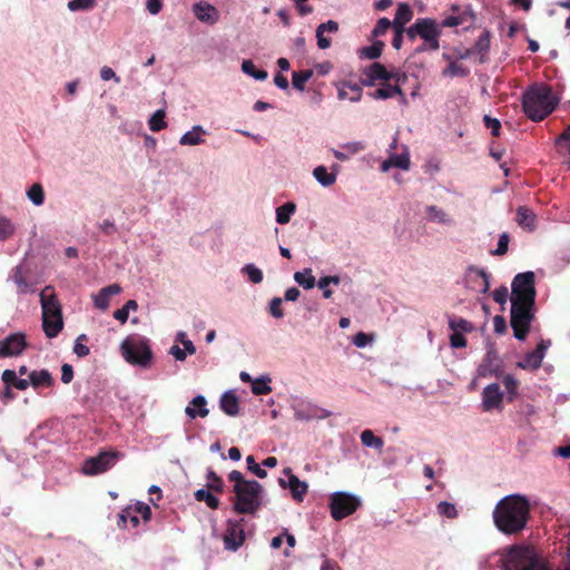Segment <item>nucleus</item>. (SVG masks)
I'll use <instances>...</instances> for the list:
<instances>
[{
    "label": "nucleus",
    "mask_w": 570,
    "mask_h": 570,
    "mask_svg": "<svg viewBox=\"0 0 570 570\" xmlns=\"http://www.w3.org/2000/svg\"><path fill=\"white\" fill-rule=\"evenodd\" d=\"M40 303L42 308V316H62L61 305L56 298V294L52 287L47 286L41 291Z\"/></svg>",
    "instance_id": "nucleus-17"
},
{
    "label": "nucleus",
    "mask_w": 570,
    "mask_h": 570,
    "mask_svg": "<svg viewBox=\"0 0 570 570\" xmlns=\"http://www.w3.org/2000/svg\"><path fill=\"white\" fill-rule=\"evenodd\" d=\"M140 524V518L135 513V509L125 508L119 514L118 525L125 529H136Z\"/></svg>",
    "instance_id": "nucleus-33"
},
{
    "label": "nucleus",
    "mask_w": 570,
    "mask_h": 570,
    "mask_svg": "<svg viewBox=\"0 0 570 570\" xmlns=\"http://www.w3.org/2000/svg\"><path fill=\"white\" fill-rule=\"evenodd\" d=\"M32 387H50L53 384V377L48 370L32 371L29 373Z\"/></svg>",
    "instance_id": "nucleus-30"
},
{
    "label": "nucleus",
    "mask_w": 570,
    "mask_h": 570,
    "mask_svg": "<svg viewBox=\"0 0 570 570\" xmlns=\"http://www.w3.org/2000/svg\"><path fill=\"white\" fill-rule=\"evenodd\" d=\"M296 212V205L293 202H287L284 205L276 208V223L279 225H285L289 223L292 216Z\"/></svg>",
    "instance_id": "nucleus-36"
},
{
    "label": "nucleus",
    "mask_w": 570,
    "mask_h": 570,
    "mask_svg": "<svg viewBox=\"0 0 570 570\" xmlns=\"http://www.w3.org/2000/svg\"><path fill=\"white\" fill-rule=\"evenodd\" d=\"M396 94H401V88L399 86H392L390 83H383L379 89L374 92L370 94L373 99H389Z\"/></svg>",
    "instance_id": "nucleus-42"
},
{
    "label": "nucleus",
    "mask_w": 570,
    "mask_h": 570,
    "mask_svg": "<svg viewBox=\"0 0 570 570\" xmlns=\"http://www.w3.org/2000/svg\"><path fill=\"white\" fill-rule=\"evenodd\" d=\"M492 296L498 304L504 306L509 299V291L505 286H501L494 289Z\"/></svg>",
    "instance_id": "nucleus-63"
},
{
    "label": "nucleus",
    "mask_w": 570,
    "mask_h": 570,
    "mask_svg": "<svg viewBox=\"0 0 570 570\" xmlns=\"http://www.w3.org/2000/svg\"><path fill=\"white\" fill-rule=\"evenodd\" d=\"M469 70L458 62H451L444 70L443 76L445 77H465Z\"/></svg>",
    "instance_id": "nucleus-52"
},
{
    "label": "nucleus",
    "mask_w": 570,
    "mask_h": 570,
    "mask_svg": "<svg viewBox=\"0 0 570 570\" xmlns=\"http://www.w3.org/2000/svg\"><path fill=\"white\" fill-rule=\"evenodd\" d=\"M337 97L340 100H350L351 102H357L362 98V89L356 83L345 82L338 88Z\"/></svg>",
    "instance_id": "nucleus-29"
},
{
    "label": "nucleus",
    "mask_w": 570,
    "mask_h": 570,
    "mask_svg": "<svg viewBox=\"0 0 570 570\" xmlns=\"http://www.w3.org/2000/svg\"><path fill=\"white\" fill-rule=\"evenodd\" d=\"M195 498L198 501L205 502L212 509H216L219 504V500L213 493L205 489L197 490L195 492Z\"/></svg>",
    "instance_id": "nucleus-49"
},
{
    "label": "nucleus",
    "mask_w": 570,
    "mask_h": 570,
    "mask_svg": "<svg viewBox=\"0 0 570 570\" xmlns=\"http://www.w3.org/2000/svg\"><path fill=\"white\" fill-rule=\"evenodd\" d=\"M228 480L234 483L233 491H236L237 488H242L252 481V480H246L244 478V475L242 474V472L236 471V470L232 471L228 474Z\"/></svg>",
    "instance_id": "nucleus-60"
},
{
    "label": "nucleus",
    "mask_w": 570,
    "mask_h": 570,
    "mask_svg": "<svg viewBox=\"0 0 570 570\" xmlns=\"http://www.w3.org/2000/svg\"><path fill=\"white\" fill-rule=\"evenodd\" d=\"M387 158L381 164V171L387 173L392 168L407 171L411 167L410 149L406 145H401L400 153H390Z\"/></svg>",
    "instance_id": "nucleus-13"
},
{
    "label": "nucleus",
    "mask_w": 570,
    "mask_h": 570,
    "mask_svg": "<svg viewBox=\"0 0 570 570\" xmlns=\"http://www.w3.org/2000/svg\"><path fill=\"white\" fill-rule=\"evenodd\" d=\"M413 11L407 3L401 2L397 4L395 17L392 21L393 29H404L406 23L411 21Z\"/></svg>",
    "instance_id": "nucleus-28"
},
{
    "label": "nucleus",
    "mask_w": 570,
    "mask_h": 570,
    "mask_svg": "<svg viewBox=\"0 0 570 570\" xmlns=\"http://www.w3.org/2000/svg\"><path fill=\"white\" fill-rule=\"evenodd\" d=\"M26 347V335L21 332L12 333L0 341V357L18 356Z\"/></svg>",
    "instance_id": "nucleus-12"
},
{
    "label": "nucleus",
    "mask_w": 570,
    "mask_h": 570,
    "mask_svg": "<svg viewBox=\"0 0 570 570\" xmlns=\"http://www.w3.org/2000/svg\"><path fill=\"white\" fill-rule=\"evenodd\" d=\"M511 326L513 335L524 341L534 317V273L524 272L514 276L511 284Z\"/></svg>",
    "instance_id": "nucleus-1"
},
{
    "label": "nucleus",
    "mask_w": 570,
    "mask_h": 570,
    "mask_svg": "<svg viewBox=\"0 0 570 570\" xmlns=\"http://www.w3.org/2000/svg\"><path fill=\"white\" fill-rule=\"evenodd\" d=\"M282 304H283V299L281 297H274L271 299L269 304H268V313L274 317V318H283L284 317V312L282 309Z\"/></svg>",
    "instance_id": "nucleus-56"
},
{
    "label": "nucleus",
    "mask_w": 570,
    "mask_h": 570,
    "mask_svg": "<svg viewBox=\"0 0 570 570\" xmlns=\"http://www.w3.org/2000/svg\"><path fill=\"white\" fill-rule=\"evenodd\" d=\"M295 283L304 289H312L316 285V278L311 268H304L294 273Z\"/></svg>",
    "instance_id": "nucleus-32"
},
{
    "label": "nucleus",
    "mask_w": 570,
    "mask_h": 570,
    "mask_svg": "<svg viewBox=\"0 0 570 570\" xmlns=\"http://www.w3.org/2000/svg\"><path fill=\"white\" fill-rule=\"evenodd\" d=\"M149 129L151 131H160L167 127L165 121V111L163 109L156 110L148 120Z\"/></svg>",
    "instance_id": "nucleus-47"
},
{
    "label": "nucleus",
    "mask_w": 570,
    "mask_h": 570,
    "mask_svg": "<svg viewBox=\"0 0 570 570\" xmlns=\"http://www.w3.org/2000/svg\"><path fill=\"white\" fill-rule=\"evenodd\" d=\"M449 326L454 333H470L474 330L472 323L462 317H451L449 320Z\"/></svg>",
    "instance_id": "nucleus-45"
},
{
    "label": "nucleus",
    "mask_w": 570,
    "mask_h": 570,
    "mask_svg": "<svg viewBox=\"0 0 570 570\" xmlns=\"http://www.w3.org/2000/svg\"><path fill=\"white\" fill-rule=\"evenodd\" d=\"M425 214H426V218L430 222L436 223V224H440L443 226L450 227V226H453L455 223L453 217L448 212H445L443 208L435 206V205L428 206L425 208Z\"/></svg>",
    "instance_id": "nucleus-25"
},
{
    "label": "nucleus",
    "mask_w": 570,
    "mask_h": 570,
    "mask_svg": "<svg viewBox=\"0 0 570 570\" xmlns=\"http://www.w3.org/2000/svg\"><path fill=\"white\" fill-rule=\"evenodd\" d=\"M206 135L207 130L203 126L195 125L191 127L190 130L186 131L180 136L179 145L188 147L203 145L205 142Z\"/></svg>",
    "instance_id": "nucleus-22"
},
{
    "label": "nucleus",
    "mask_w": 570,
    "mask_h": 570,
    "mask_svg": "<svg viewBox=\"0 0 570 570\" xmlns=\"http://www.w3.org/2000/svg\"><path fill=\"white\" fill-rule=\"evenodd\" d=\"M242 71L255 80L264 81L268 75L265 70H257L253 60L246 59L242 62Z\"/></svg>",
    "instance_id": "nucleus-40"
},
{
    "label": "nucleus",
    "mask_w": 570,
    "mask_h": 570,
    "mask_svg": "<svg viewBox=\"0 0 570 570\" xmlns=\"http://www.w3.org/2000/svg\"><path fill=\"white\" fill-rule=\"evenodd\" d=\"M361 442L365 448L382 451L384 442L381 438L376 436L372 430H364L360 435Z\"/></svg>",
    "instance_id": "nucleus-37"
},
{
    "label": "nucleus",
    "mask_w": 570,
    "mask_h": 570,
    "mask_svg": "<svg viewBox=\"0 0 570 570\" xmlns=\"http://www.w3.org/2000/svg\"><path fill=\"white\" fill-rule=\"evenodd\" d=\"M419 21V37L424 41L416 51H436L440 48L441 27L431 18H421Z\"/></svg>",
    "instance_id": "nucleus-8"
},
{
    "label": "nucleus",
    "mask_w": 570,
    "mask_h": 570,
    "mask_svg": "<svg viewBox=\"0 0 570 570\" xmlns=\"http://www.w3.org/2000/svg\"><path fill=\"white\" fill-rule=\"evenodd\" d=\"M341 148L346 151L348 155V158L353 155L358 154L360 151L365 149V144L358 140L355 141H348L343 145H341Z\"/></svg>",
    "instance_id": "nucleus-58"
},
{
    "label": "nucleus",
    "mask_w": 570,
    "mask_h": 570,
    "mask_svg": "<svg viewBox=\"0 0 570 570\" xmlns=\"http://www.w3.org/2000/svg\"><path fill=\"white\" fill-rule=\"evenodd\" d=\"M558 153L563 157L564 161L570 166V125L564 132L556 140Z\"/></svg>",
    "instance_id": "nucleus-34"
},
{
    "label": "nucleus",
    "mask_w": 570,
    "mask_h": 570,
    "mask_svg": "<svg viewBox=\"0 0 570 570\" xmlns=\"http://www.w3.org/2000/svg\"><path fill=\"white\" fill-rule=\"evenodd\" d=\"M550 345L549 341H541L534 351L528 353L522 361L517 363V366L523 370H537L541 366L546 352Z\"/></svg>",
    "instance_id": "nucleus-19"
},
{
    "label": "nucleus",
    "mask_w": 570,
    "mask_h": 570,
    "mask_svg": "<svg viewBox=\"0 0 570 570\" xmlns=\"http://www.w3.org/2000/svg\"><path fill=\"white\" fill-rule=\"evenodd\" d=\"M242 274H244L247 279L253 284H259L264 279V275L261 268H258L255 264L248 263L245 264L242 269Z\"/></svg>",
    "instance_id": "nucleus-41"
},
{
    "label": "nucleus",
    "mask_w": 570,
    "mask_h": 570,
    "mask_svg": "<svg viewBox=\"0 0 570 570\" xmlns=\"http://www.w3.org/2000/svg\"><path fill=\"white\" fill-rule=\"evenodd\" d=\"M468 286L480 294H487L490 289V275L482 268L471 266L466 271Z\"/></svg>",
    "instance_id": "nucleus-15"
},
{
    "label": "nucleus",
    "mask_w": 570,
    "mask_h": 570,
    "mask_svg": "<svg viewBox=\"0 0 570 570\" xmlns=\"http://www.w3.org/2000/svg\"><path fill=\"white\" fill-rule=\"evenodd\" d=\"M119 348L128 364L141 368H148L151 365L154 353L147 337L129 335L120 343Z\"/></svg>",
    "instance_id": "nucleus-5"
},
{
    "label": "nucleus",
    "mask_w": 570,
    "mask_h": 570,
    "mask_svg": "<svg viewBox=\"0 0 570 570\" xmlns=\"http://www.w3.org/2000/svg\"><path fill=\"white\" fill-rule=\"evenodd\" d=\"M517 223L520 227L523 229H527L529 232H532L537 227V216L535 214L525 206H520L517 209Z\"/></svg>",
    "instance_id": "nucleus-26"
},
{
    "label": "nucleus",
    "mask_w": 570,
    "mask_h": 570,
    "mask_svg": "<svg viewBox=\"0 0 570 570\" xmlns=\"http://www.w3.org/2000/svg\"><path fill=\"white\" fill-rule=\"evenodd\" d=\"M393 28V23L390 19L387 18H381L376 26L374 27L373 31H372V35L374 37H380L382 35H384L389 28Z\"/></svg>",
    "instance_id": "nucleus-62"
},
{
    "label": "nucleus",
    "mask_w": 570,
    "mask_h": 570,
    "mask_svg": "<svg viewBox=\"0 0 570 570\" xmlns=\"http://www.w3.org/2000/svg\"><path fill=\"white\" fill-rule=\"evenodd\" d=\"M96 4V0H70L67 4L71 12L88 11Z\"/></svg>",
    "instance_id": "nucleus-51"
},
{
    "label": "nucleus",
    "mask_w": 570,
    "mask_h": 570,
    "mask_svg": "<svg viewBox=\"0 0 570 570\" xmlns=\"http://www.w3.org/2000/svg\"><path fill=\"white\" fill-rule=\"evenodd\" d=\"M117 453L102 452L97 456L87 459L81 468L86 475H96L109 470L116 462Z\"/></svg>",
    "instance_id": "nucleus-10"
},
{
    "label": "nucleus",
    "mask_w": 570,
    "mask_h": 570,
    "mask_svg": "<svg viewBox=\"0 0 570 570\" xmlns=\"http://www.w3.org/2000/svg\"><path fill=\"white\" fill-rule=\"evenodd\" d=\"M508 244H509V235L507 233H502L499 236L498 246L493 250L494 255H503L508 250Z\"/></svg>",
    "instance_id": "nucleus-64"
},
{
    "label": "nucleus",
    "mask_w": 570,
    "mask_h": 570,
    "mask_svg": "<svg viewBox=\"0 0 570 570\" xmlns=\"http://www.w3.org/2000/svg\"><path fill=\"white\" fill-rule=\"evenodd\" d=\"M338 173L340 166L337 164H333L331 168H327L324 165H318L313 169L312 176L320 186L328 188L336 183Z\"/></svg>",
    "instance_id": "nucleus-20"
},
{
    "label": "nucleus",
    "mask_w": 570,
    "mask_h": 570,
    "mask_svg": "<svg viewBox=\"0 0 570 570\" xmlns=\"http://www.w3.org/2000/svg\"><path fill=\"white\" fill-rule=\"evenodd\" d=\"M471 49L475 56H479V61L484 62L485 55L490 49V33L488 31L482 32Z\"/></svg>",
    "instance_id": "nucleus-35"
},
{
    "label": "nucleus",
    "mask_w": 570,
    "mask_h": 570,
    "mask_svg": "<svg viewBox=\"0 0 570 570\" xmlns=\"http://www.w3.org/2000/svg\"><path fill=\"white\" fill-rule=\"evenodd\" d=\"M191 11L198 21L209 26L217 23L220 17L216 7L203 0L194 3Z\"/></svg>",
    "instance_id": "nucleus-16"
},
{
    "label": "nucleus",
    "mask_w": 570,
    "mask_h": 570,
    "mask_svg": "<svg viewBox=\"0 0 570 570\" xmlns=\"http://www.w3.org/2000/svg\"><path fill=\"white\" fill-rule=\"evenodd\" d=\"M292 409L294 412V417L297 421L302 422H308L313 420H324L328 416H331V412L318 407L317 405L304 401V400H296L292 403Z\"/></svg>",
    "instance_id": "nucleus-9"
},
{
    "label": "nucleus",
    "mask_w": 570,
    "mask_h": 570,
    "mask_svg": "<svg viewBox=\"0 0 570 570\" xmlns=\"http://www.w3.org/2000/svg\"><path fill=\"white\" fill-rule=\"evenodd\" d=\"M492 517L500 532L517 534L527 527L530 517L529 499L522 494H508L495 504Z\"/></svg>",
    "instance_id": "nucleus-2"
},
{
    "label": "nucleus",
    "mask_w": 570,
    "mask_h": 570,
    "mask_svg": "<svg viewBox=\"0 0 570 570\" xmlns=\"http://www.w3.org/2000/svg\"><path fill=\"white\" fill-rule=\"evenodd\" d=\"M312 76H313L312 69L294 71L292 73V83H293L294 88L299 91H304L305 83L312 78Z\"/></svg>",
    "instance_id": "nucleus-43"
},
{
    "label": "nucleus",
    "mask_w": 570,
    "mask_h": 570,
    "mask_svg": "<svg viewBox=\"0 0 570 570\" xmlns=\"http://www.w3.org/2000/svg\"><path fill=\"white\" fill-rule=\"evenodd\" d=\"M27 197L35 206L43 205L45 191L42 186L40 184L31 185V187L27 190Z\"/></svg>",
    "instance_id": "nucleus-46"
},
{
    "label": "nucleus",
    "mask_w": 570,
    "mask_h": 570,
    "mask_svg": "<svg viewBox=\"0 0 570 570\" xmlns=\"http://www.w3.org/2000/svg\"><path fill=\"white\" fill-rule=\"evenodd\" d=\"M220 409L229 416H236L239 412V401L233 391L225 392L219 400Z\"/></svg>",
    "instance_id": "nucleus-27"
},
{
    "label": "nucleus",
    "mask_w": 570,
    "mask_h": 570,
    "mask_svg": "<svg viewBox=\"0 0 570 570\" xmlns=\"http://www.w3.org/2000/svg\"><path fill=\"white\" fill-rule=\"evenodd\" d=\"M42 327L49 338L56 337L63 327L62 316H42Z\"/></svg>",
    "instance_id": "nucleus-31"
},
{
    "label": "nucleus",
    "mask_w": 570,
    "mask_h": 570,
    "mask_svg": "<svg viewBox=\"0 0 570 570\" xmlns=\"http://www.w3.org/2000/svg\"><path fill=\"white\" fill-rule=\"evenodd\" d=\"M361 505V499L350 492L337 491L331 495L330 509L332 518L342 520L354 513Z\"/></svg>",
    "instance_id": "nucleus-7"
},
{
    "label": "nucleus",
    "mask_w": 570,
    "mask_h": 570,
    "mask_svg": "<svg viewBox=\"0 0 570 570\" xmlns=\"http://www.w3.org/2000/svg\"><path fill=\"white\" fill-rule=\"evenodd\" d=\"M436 511L440 515L448 518V519H454L458 517V510L455 505L448 501H441L436 505Z\"/></svg>",
    "instance_id": "nucleus-50"
},
{
    "label": "nucleus",
    "mask_w": 570,
    "mask_h": 570,
    "mask_svg": "<svg viewBox=\"0 0 570 570\" xmlns=\"http://www.w3.org/2000/svg\"><path fill=\"white\" fill-rule=\"evenodd\" d=\"M13 223L4 217H0V240L9 238L14 233Z\"/></svg>",
    "instance_id": "nucleus-57"
},
{
    "label": "nucleus",
    "mask_w": 570,
    "mask_h": 570,
    "mask_svg": "<svg viewBox=\"0 0 570 570\" xmlns=\"http://www.w3.org/2000/svg\"><path fill=\"white\" fill-rule=\"evenodd\" d=\"M341 283V277L337 275L333 276H323L317 282L316 285L323 293V297L328 299L333 295V291L331 289V285H338Z\"/></svg>",
    "instance_id": "nucleus-38"
},
{
    "label": "nucleus",
    "mask_w": 570,
    "mask_h": 570,
    "mask_svg": "<svg viewBox=\"0 0 570 570\" xmlns=\"http://www.w3.org/2000/svg\"><path fill=\"white\" fill-rule=\"evenodd\" d=\"M559 101L560 97L550 86L539 82L523 92L522 107L532 121H540L556 109Z\"/></svg>",
    "instance_id": "nucleus-3"
},
{
    "label": "nucleus",
    "mask_w": 570,
    "mask_h": 570,
    "mask_svg": "<svg viewBox=\"0 0 570 570\" xmlns=\"http://www.w3.org/2000/svg\"><path fill=\"white\" fill-rule=\"evenodd\" d=\"M503 374V371L501 368L500 364L494 365H481L479 368V375L483 377H501Z\"/></svg>",
    "instance_id": "nucleus-53"
},
{
    "label": "nucleus",
    "mask_w": 570,
    "mask_h": 570,
    "mask_svg": "<svg viewBox=\"0 0 570 570\" xmlns=\"http://www.w3.org/2000/svg\"><path fill=\"white\" fill-rule=\"evenodd\" d=\"M245 540V532L243 524L238 521H229L226 533L224 535L225 548L230 551H236Z\"/></svg>",
    "instance_id": "nucleus-18"
},
{
    "label": "nucleus",
    "mask_w": 570,
    "mask_h": 570,
    "mask_svg": "<svg viewBox=\"0 0 570 570\" xmlns=\"http://www.w3.org/2000/svg\"><path fill=\"white\" fill-rule=\"evenodd\" d=\"M284 476L278 479V484L282 489H288L294 500L302 502L308 485L306 482L301 481L293 472L291 468H286L283 471Z\"/></svg>",
    "instance_id": "nucleus-11"
},
{
    "label": "nucleus",
    "mask_w": 570,
    "mask_h": 570,
    "mask_svg": "<svg viewBox=\"0 0 570 570\" xmlns=\"http://www.w3.org/2000/svg\"><path fill=\"white\" fill-rule=\"evenodd\" d=\"M121 292V287L118 284H111L101 288L97 294L92 295L95 307L100 311H106L109 307V299L112 295H117Z\"/></svg>",
    "instance_id": "nucleus-23"
},
{
    "label": "nucleus",
    "mask_w": 570,
    "mask_h": 570,
    "mask_svg": "<svg viewBox=\"0 0 570 570\" xmlns=\"http://www.w3.org/2000/svg\"><path fill=\"white\" fill-rule=\"evenodd\" d=\"M12 281L18 285L21 293L28 292V284L22 275V266H17L13 271Z\"/></svg>",
    "instance_id": "nucleus-59"
},
{
    "label": "nucleus",
    "mask_w": 570,
    "mask_h": 570,
    "mask_svg": "<svg viewBox=\"0 0 570 570\" xmlns=\"http://www.w3.org/2000/svg\"><path fill=\"white\" fill-rule=\"evenodd\" d=\"M481 396V405L484 412L502 410L504 393L501 391L498 383H491L484 386Z\"/></svg>",
    "instance_id": "nucleus-14"
},
{
    "label": "nucleus",
    "mask_w": 570,
    "mask_h": 570,
    "mask_svg": "<svg viewBox=\"0 0 570 570\" xmlns=\"http://www.w3.org/2000/svg\"><path fill=\"white\" fill-rule=\"evenodd\" d=\"M271 377L267 375L255 379L252 384V392L255 395H266L272 392Z\"/></svg>",
    "instance_id": "nucleus-44"
},
{
    "label": "nucleus",
    "mask_w": 570,
    "mask_h": 570,
    "mask_svg": "<svg viewBox=\"0 0 570 570\" xmlns=\"http://www.w3.org/2000/svg\"><path fill=\"white\" fill-rule=\"evenodd\" d=\"M129 509H135V513L144 520V522H148L151 517L150 507L145 504L144 502H136L132 505H128Z\"/></svg>",
    "instance_id": "nucleus-55"
},
{
    "label": "nucleus",
    "mask_w": 570,
    "mask_h": 570,
    "mask_svg": "<svg viewBox=\"0 0 570 570\" xmlns=\"http://www.w3.org/2000/svg\"><path fill=\"white\" fill-rule=\"evenodd\" d=\"M246 465L247 469L254 473L259 479H265L267 476V472L265 469H263V465L256 463L253 455H248L246 458Z\"/></svg>",
    "instance_id": "nucleus-54"
},
{
    "label": "nucleus",
    "mask_w": 570,
    "mask_h": 570,
    "mask_svg": "<svg viewBox=\"0 0 570 570\" xmlns=\"http://www.w3.org/2000/svg\"><path fill=\"white\" fill-rule=\"evenodd\" d=\"M502 383L505 387V391H507V400L509 402H512L517 395H518V390H519V381L517 380V377L512 374H507L504 376H502Z\"/></svg>",
    "instance_id": "nucleus-39"
},
{
    "label": "nucleus",
    "mask_w": 570,
    "mask_h": 570,
    "mask_svg": "<svg viewBox=\"0 0 570 570\" xmlns=\"http://www.w3.org/2000/svg\"><path fill=\"white\" fill-rule=\"evenodd\" d=\"M501 570H547V564L534 549L513 546L500 557Z\"/></svg>",
    "instance_id": "nucleus-4"
},
{
    "label": "nucleus",
    "mask_w": 570,
    "mask_h": 570,
    "mask_svg": "<svg viewBox=\"0 0 570 570\" xmlns=\"http://www.w3.org/2000/svg\"><path fill=\"white\" fill-rule=\"evenodd\" d=\"M234 493V510L237 513L254 514L264 504L265 490L263 485L255 480H252L242 488H237Z\"/></svg>",
    "instance_id": "nucleus-6"
},
{
    "label": "nucleus",
    "mask_w": 570,
    "mask_h": 570,
    "mask_svg": "<svg viewBox=\"0 0 570 570\" xmlns=\"http://www.w3.org/2000/svg\"><path fill=\"white\" fill-rule=\"evenodd\" d=\"M366 80L364 81L365 86H373L376 80H391L395 78L396 82H400L401 78H405V76L392 75L389 72L385 67L381 63L374 62L370 67H367L364 71Z\"/></svg>",
    "instance_id": "nucleus-21"
},
{
    "label": "nucleus",
    "mask_w": 570,
    "mask_h": 570,
    "mask_svg": "<svg viewBox=\"0 0 570 570\" xmlns=\"http://www.w3.org/2000/svg\"><path fill=\"white\" fill-rule=\"evenodd\" d=\"M185 413L191 420L196 417H206L209 413L206 397L204 395L195 396L185 407Z\"/></svg>",
    "instance_id": "nucleus-24"
},
{
    "label": "nucleus",
    "mask_w": 570,
    "mask_h": 570,
    "mask_svg": "<svg viewBox=\"0 0 570 570\" xmlns=\"http://www.w3.org/2000/svg\"><path fill=\"white\" fill-rule=\"evenodd\" d=\"M384 43L382 41H375L368 47H364L360 51V56L367 59H376L381 56Z\"/></svg>",
    "instance_id": "nucleus-48"
},
{
    "label": "nucleus",
    "mask_w": 570,
    "mask_h": 570,
    "mask_svg": "<svg viewBox=\"0 0 570 570\" xmlns=\"http://www.w3.org/2000/svg\"><path fill=\"white\" fill-rule=\"evenodd\" d=\"M87 340L86 334H81L77 337L75 345H73V353L79 357H85L89 354V347L81 343V341Z\"/></svg>",
    "instance_id": "nucleus-61"
}]
</instances>
